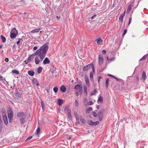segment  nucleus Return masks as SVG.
<instances>
[{"label":"nucleus","mask_w":148,"mask_h":148,"mask_svg":"<svg viewBox=\"0 0 148 148\" xmlns=\"http://www.w3.org/2000/svg\"><path fill=\"white\" fill-rule=\"evenodd\" d=\"M48 47L47 44L45 43L34 53L35 56H36L35 59L36 64L38 65L42 61L47 54Z\"/></svg>","instance_id":"f257e3e1"},{"label":"nucleus","mask_w":148,"mask_h":148,"mask_svg":"<svg viewBox=\"0 0 148 148\" xmlns=\"http://www.w3.org/2000/svg\"><path fill=\"white\" fill-rule=\"evenodd\" d=\"M25 116L24 113L23 112H18L17 113V116L18 118H19L20 121L21 122V123L22 124L24 123L23 121L24 118L23 117Z\"/></svg>","instance_id":"f03ea898"},{"label":"nucleus","mask_w":148,"mask_h":148,"mask_svg":"<svg viewBox=\"0 0 148 148\" xmlns=\"http://www.w3.org/2000/svg\"><path fill=\"white\" fill-rule=\"evenodd\" d=\"M105 110L104 109H101L97 113V115L99 117V121H101L103 118V113L104 112Z\"/></svg>","instance_id":"7ed1b4c3"},{"label":"nucleus","mask_w":148,"mask_h":148,"mask_svg":"<svg viewBox=\"0 0 148 148\" xmlns=\"http://www.w3.org/2000/svg\"><path fill=\"white\" fill-rule=\"evenodd\" d=\"M9 112L10 113H8V117L9 119V122L10 123H11L13 119V112L11 108H10L9 110Z\"/></svg>","instance_id":"20e7f679"},{"label":"nucleus","mask_w":148,"mask_h":148,"mask_svg":"<svg viewBox=\"0 0 148 148\" xmlns=\"http://www.w3.org/2000/svg\"><path fill=\"white\" fill-rule=\"evenodd\" d=\"M99 123L98 121H97L95 122H93L91 120H89L88 121V124L90 125L94 126L97 125Z\"/></svg>","instance_id":"39448f33"},{"label":"nucleus","mask_w":148,"mask_h":148,"mask_svg":"<svg viewBox=\"0 0 148 148\" xmlns=\"http://www.w3.org/2000/svg\"><path fill=\"white\" fill-rule=\"evenodd\" d=\"M92 63L85 66L83 68V71L87 72L91 68Z\"/></svg>","instance_id":"423d86ee"},{"label":"nucleus","mask_w":148,"mask_h":148,"mask_svg":"<svg viewBox=\"0 0 148 148\" xmlns=\"http://www.w3.org/2000/svg\"><path fill=\"white\" fill-rule=\"evenodd\" d=\"M103 57L102 55H99V65L103 64Z\"/></svg>","instance_id":"0eeeda50"},{"label":"nucleus","mask_w":148,"mask_h":148,"mask_svg":"<svg viewBox=\"0 0 148 148\" xmlns=\"http://www.w3.org/2000/svg\"><path fill=\"white\" fill-rule=\"evenodd\" d=\"M34 56H35V55L34 53L32 55H31L27 59V62H30L33 59L34 57Z\"/></svg>","instance_id":"6e6552de"},{"label":"nucleus","mask_w":148,"mask_h":148,"mask_svg":"<svg viewBox=\"0 0 148 148\" xmlns=\"http://www.w3.org/2000/svg\"><path fill=\"white\" fill-rule=\"evenodd\" d=\"M50 62V61L49 59L48 58L46 57L44 60L43 63L44 64H49Z\"/></svg>","instance_id":"1a4fd4ad"},{"label":"nucleus","mask_w":148,"mask_h":148,"mask_svg":"<svg viewBox=\"0 0 148 148\" xmlns=\"http://www.w3.org/2000/svg\"><path fill=\"white\" fill-rule=\"evenodd\" d=\"M3 117L4 123L6 125H7L8 124V121L7 116L6 115H4L3 116Z\"/></svg>","instance_id":"9d476101"},{"label":"nucleus","mask_w":148,"mask_h":148,"mask_svg":"<svg viewBox=\"0 0 148 148\" xmlns=\"http://www.w3.org/2000/svg\"><path fill=\"white\" fill-rule=\"evenodd\" d=\"M60 90L62 92H64L66 90V88L64 86H62L60 87Z\"/></svg>","instance_id":"9b49d317"},{"label":"nucleus","mask_w":148,"mask_h":148,"mask_svg":"<svg viewBox=\"0 0 148 148\" xmlns=\"http://www.w3.org/2000/svg\"><path fill=\"white\" fill-rule=\"evenodd\" d=\"M40 28L36 29H33L31 31V32L32 33H38L40 30Z\"/></svg>","instance_id":"f8f14e48"},{"label":"nucleus","mask_w":148,"mask_h":148,"mask_svg":"<svg viewBox=\"0 0 148 148\" xmlns=\"http://www.w3.org/2000/svg\"><path fill=\"white\" fill-rule=\"evenodd\" d=\"M96 41L97 42V44L98 45H99L101 42H103V40L102 38H99L97 39L96 40Z\"/></svg>","instance_id":"ddd939ff"},{"label":"nucleus","mask_w":148,"mask_h":148,"mask_svg":"<svg viewBox=\"0 0 148 148\" xmlns=\"http://www.w3.org/2000/svg\"><path fill=\"white\" fill-rule=\"evenodd\" d=\"M85 82L86 83L87 85V86H89V81L88 79V78L87 76H85Z\"/></svg>","instance_id":"4468645a"},{"label":"nucleus","mask_w":148,"mask_h":148,"mask_svg":"<svg viewBox=\"0 0 148 148\" xmlns=\"http://www.w3.org/2000/svg\"><path fill=\"white\" fill-rule=\"evenodd\" d=\"M28 73L29 75L33 76L34 75L35 72L33 71H29Z\"/></svg>","instance_id":"2eb2a0df"},{"label":"nucleus","mask_w":148,"mask_h":148,"mask_svg":"<svg viewBox=\"0 0 148 148\" xmlns=\"http://www.w3.org/2000/svg\"><path fill=\"white\" fill-rule=\"evenodd\" d=\"M10 37L11 38H15L17 35L16 33H11L10 32Z\"/></svg>","instance_id":"dca6fc26"},{"label":"nucleus","mask_w":148,"mask_h":148,"mask_svg":"<svg viewBox=\"0 0 148 148\" xmlns=\"http://www.w3.org/2000/svg\"><path fill=\"white\" fill-rule=\"evenodd\" d=\"M63 102V101L62 99H59L58 100V104L60 106L62 104Z\"/></svg>","instance_id":"f3484780"},{"label":"nucleus","mask_w":148,"mask_h":148,"mask_svg":"<svg viewBox=\"0 0 148 148\" xmlns=\"http://www.w3.org/2000/svg\"><path fill=\"white\" fill-rule=\"evenodd\" d=\"M92 110V107H90L86 109V112L87 113H89L90 111Z\"/></svg>","instance_id":"a211bd4d"},{"label":"nucleus","mask_w":148,"mask_h":148,"mask_svg":"<svg viewBox=\"0 0 148 148\" xmlns=\"http://www.w3.org/2000/svg\"><path fill=\"white\" fill-rule=\"evenodd\" d=\"M142 77L143 80L144 81L146 78V73L144 71H143V72Z\"/></svg>","instance_id":"6ab92c4d"},{"label":"nucleus","mask_w":148,"mask_h":148,"mask_svg":"<svg viewBox=\"0 0 148 148\" xmlns=\"http://www.w3.org/2000/svg\"><path fill=\"white\" fill-rule=\"evenodd\" d=\"M11 33H16L17 35L18 34V32L17 30L16 29L15 27L13 28L10 32Z\"/></svg>","instance_id":"aec40b11"},{"label":"nucleus","mask_w":148,"mask_h":148,"mask_svg":"<svg viewBox=\"0 0 148 148\" xmlns=\"http://www.w3.org/2000/svg\"><path fill=\"white\" fill-rule=\"evenodd\" d=\"M74 115H75V117L76 119V121H79V116H78L77 114L76 111H75L74 112Z\"/></svg>","instance_id":"412c9836"},{"label":"nucleus","mask_w":148,"mask_h":148,"mask_svg":"<svg viewBox=\"0 0 148 148\" xmlns=\"http://www.w3.org/2000/svg\"><path fill=\"white\" fill-rule=\"evenodd\" d=\"M97 92V88L95 89L94 90L92 91L90 93L91 95H95V94Z\"/></svg>","instance_id":"4be33fe9"},{"label":"nucleus","mask_w":148,"mask_h":148,"mask_svg":"<svg viewBox=\"0 0 148 148\" xmlns=\"http://www.w3.org/2000/svg\"><path fill=\"white\" fill-rule=\"evenodd\" d=\"M84 92L86 96L87 95V88L86 86H84L83 87Z\"/></svg>","instance_id":"5701e85b"},{"label":"nucleus","mask_w":148,"mask_h":148,"mask_svg":"<svg viewBox=\"0 0 148 148\" xmlns=\"http://www.w3.org/2000/svg\"><path fill=\"white\" fill-rule=\"evenodd\" d=\"M97 110H95V111H92V115L94 117H97V113L96 112H97Z\"/></svg>","instance_id":"b1692460"},{"label":"nucleus","mask_w":148,"mask_h":148,"mask_svg":"<svg viewBox=\"0 0 148 148\" xmlns=\"http://www.w3.org/2000/svg\"><path fill=\"white\" fill-rule=\"evenodd\" d=\"M1 38L2 40V42L5 43L6 40V38L5 37L3 36V35H1Z\"/></svg>","instance_id":"393cba45"},{"label":"nucleus","mask_w":148,"mask_h":148,"mask_svg":"<svg viewBox=\"0 0 148 148\" xmlns=\"http://www.w3.org/2000/svg\"><path fill=\"white\" fill-rule=\"evenodd\" d=\"M51 76L52 77H56L57 76V72H56L55 71H52L51 72Z\"/></svg>","instance_id":"a878e982"},{"label":"nucleus","mask_w":148,"mask_h":148,"mask_svg":"<svg viewBox=\"0 0 148 148\" xmlns=\"http://www.w3.org/2000/svg\"><path fill=\"white\" fill-rule=\"evenodd\" d=\"M80 119L82 123L84 124H85V120L83 117L82 116L80 117Z\"/></svg>","instance_id":"bb28decb"},{"label":"nucleus","mask_w":148,"mask_h":148,"mask_svg":"<svg viewBox=\"0 0 148 148\" xmlns=\"http://www.w3.org/2000/svg\"><path fill=\"white\" fill-rule=\"evenodd\" d=\"M82 86L80 85L77 84L76 85L74 88V89L76 90H77L78 89H79Z\"/></svg>","instance_id":"cd10ccee"},{"label":"nucleus","mask_w":148,"mask_h":148,"mask_svg":"<svg viewBox=\"0 0 148 148\" xmlns=\"http://www.w3.org/2000/svg\"><path fill=\"white\" fill-rule=\"evenodd\" d=\"M97 101H99L101 102V103H102L103 102V97L101 96H100L97 100Z\"/></svg>","instance_id":"c85d7f7f"},{"label":"nucleus","mask_w":148,"mask_h":148,"mask_svg":"<svg viewBox=\"0 0 148 148\" xmlns=\"http://www.w3.org/2000/svg\"><path fill=\"white\" fill-rule=\"evenodd\" d=\"M132 8V5L131 4H130L128 7L127 12V13H129L130 11Z\"/></svg>","instance_id":"c756f323"},{"label":"nucleus","mask_w":148,"mask_h":148,"mask_svg":"<svg viewBox=\"0 0 148 148\" xmlns=\"http://www.w3.org/2000/svg\"><path fill=\"white\" fill-rule=\"evenodd\" d=\"M15 95L16 97L18 98H21V94L18 92L16 93Z\"/></svg>","instance_id":"7c9ffc66"},{"label":"nucleus","mask_w":148,"mask_h":148,"mask_svg":"<svg viewBox=\"0 0 148 148\" xmlns=\"http://www.w3.org/2000/svg\"><path fill=\"white\" fill-rule=\"evenodd\" d=\"M42 69V68L41 66H39L37 69V72L38 73H40Z\"/></svg>","instance_id":"2f4dec72"},{"label":"nucleus","mask_w":148,"mask_h":148,"mask_svg":"<svg viewBox=\"0 0 148 148\" xmlns=\"http://www.w3.org/2000/svg\"><path fill=\"white\" fill-rule=\"evenodd\" d=\"M90 79L91 81H92L93 78V73L92 72H91L90 73Z\"/></svg>","instance_id":"473e14b6"},{"label":"nucleus","mask_w":148,"mask_h":148,"mask_svg":"<svg viewBox=\"0 0 148 148\" xmlns=\"http://www.w3.org/2000/svg\"><path fill=\"white\" fill-rule=\"evenodd\" d=\"M123 17H124V16H122L121 15L119 17V21L121 23H122L123 22Z\"/></svg>","instance_id":"72a5a7b5"},{"label":"nucleus","mask_w":148,"mask_h":148,"mask_svg":"<svg viewBox=\"0 0 148 148\" xmlns=\"http://www.w3.org/2000/svg\"><path fill=\"white\" fill-rule=\"evenodd\" d=\"M58 87H55L53 88V91L55 93L57 92H58Z\"/></svg>","instance_id":"f704fd0d"},{"label":"nucleus","mask_w":148,"mask_h":148,"mask_svg":"<svg viewBox=\"0 0 148 148\" xmlns=\"http://www.w3.org/2000/svg\"><path fill=\"white\" fill-rule=\"evenodd\" d=\"M12 73H15L16 74H18L19 73V72L18 71L16 70H12Z\"/></svg>","instance_id":"c9c22d12"},{"label":"nucleus","mask_w":148,"mask_h":148,"mask_svg":"<svg viewBox=\"0 0 148 148\" xmlns=\"http://www.w3.org/2000/svg\"><path fill=\"white\" fill-rule=\"evenodd\" d=\"M67 51H65V52L61 54V56L62 58H63L64 57H65L66 55Z\"/></svg>","instance_id":"e433bc0d"},{"label":"nucleus","mask_w":148,"mask_h":148,"mask_svg":"<svg viewBox=\"0 0 148 148\" xmlns=\"http://www.w3.org/2000/svg\"><path fill=\"white\" fill-rule=\"evenodd\" d=\"M68 120H71L72 119V117L71 116V113L68 114Z\"/></svg>","instance_id":"4c0bfd02"},{"label":"nucleus","mask_w":148,"mask_h":148,"mask_svg":"<svg viewBox=\"0 0 148 148\" xmlns=\"http://www.w3.org/2000/svg\"><path fill=\"white\" fill-rule=\"evenodd\" d=\"M79 94L80 95H81L82 93V86L79 89Z\"/></svg>","instance_id":"58836bf2"},{"label":"nucleus","mask_w":148,"mask_h":148,"mask_svg":"<svg viewBox=\"0 0 148 148\" xmlns=\"http://www.w3.org/2000/svg\"><path fill=\"white\" fill-rule=\"evenodd\" d=\"M91 67L92 69L93 72H95V68L94 64H93L92 63V65H91Z\"/></svg>","instance_id":"ea45409f"},{"label":"nucleus","mask_w":148,"mask_h":148,"mask_svg":"<svg viewBox=\"0 0 148 148\" xmlns=\"http://www.w3.org/2000/svg\"><path fill=\"white\" fill-rule=\"evenodd\" d=\"M79 104L77 101V100H76L75 101V106H76L77 107H78L79 106Z\"/></svg>","instance_id":"a19ab883"},{"label":"nucleus","mask_w":148,"mask_h":148,"mask_svg":"<svg viewBox=\"0 0 148 148\" xmlns=\"http://www.w3.org/2000/svg\"><path fill=\"white\" fill-rule=\"evenodd\" d=\"M109 79L108 78L106 79V87L107 88L108 87V84Z\"/></svg>","instance_id":"79ce46f5"},{"label":"nucleus","mask_w":148,"mask_h":148,"mask_svg":"<svg viewBox=\"0 0 148 148\" xmlns=\"http://www.w3.org/2000/svg\"><path fill=\"white\" fill-rule=\"evenodd\" d=\"M69 106H66L64 108V111H66L68 109H69Z\"/></svg>","instance_id":"37998d69"},{"label":"nucleus","mask_w":148,"mask_h":148,"mask_svg":"<svg viewBox=\"0 0 148 148\" xmlns=\"http://www.w3.org/2000/svg\"><path fill=\"white\" fill-rule=\"evenodd\" d=\"M40 131V128L39 127H38L37 128V130L36 131L37 134H39Z\"/></svg>","instance_id":"c03bdc74"},{"label":"nucleus","mask_w":148,"mask_h":148,"mask_svg":"<svg viewBox=\"0 0 148 148\" xmlns=\"http://www.w3.org/2000/svg\"><path fill=\"white\" fill-rule=\"evenodd\" d=\"M20 3L22 4H25V1L24 0H21L20 1Z\"/></svg>","instance_id":"a18cd8bd"},{"label":"nucleus","mask_w":148,"mask_h":148,"mask_svg":"<svg viewBox=\"0 0 148 148\" xmlns=\"http://www.w3.org/2000/svg\"><path fill=\"white\" fill-rule=\"evenodd\" d=\"M115 58L114 57L112 58H111L109 59V60H110L109 61H112L114 60H115Z\"/></svg>","instance_id":"49530a36"},{"label":"nucleus","mask_w":148,"mask_h":148,"mask_svg":"<svg viewBox=\"0 0 148 148\" xmlns=\"http://www.w3.org/2000/svg\"><path fill=\"white\" fill-rule=\"evenodd\" d=\"M93 104V102L92 101H90L88 103V105H92Z\"/></svg>","instance_id":"de8ad7c7"},{"label":"nucleus","mask_w":148,"mask_h":148,"mask_svg":"<svg viewBox=\"0 0 148 148\" xmlns=\"http://www.w3.org/2000/svg\"><path fill=\"white\" fill-rule=\"evenodd\" d=\"M66 111L67 112V114L71 113V109H68Z\"/></svg>","instance_id":"09e8293b"},{"label":"nucleus","mask_w":148,"mask_h":148,"mask_svg":"<svg viewBox=\"0 0 148 148\" xmlns=\"http://www.w3.org/2000/svg\"><path fill=\"white\" fill-rule=\"evenodd\" d=\"M127 32V30L126 29H125L124 31V32L123 34V36L126 34Z\"/></svg>","instance_id":"8fccbe9b"},{"label":"nucleus","mask_w":148,"mask_h":148,"mask_svg":"<svg viewBox=\"0 0 148 148\" xmlns=\"http://www.w3.org/2000/svg\"><path fill=\"white\" fill-rule=\"evenodd\" d=\"M32 136H30L29 137H28L25 140V141L29 140H30L32 138Z\"/></svg>","instance_id":"3c124183"},{"label":"nucleus","mask_w":148,"mask_h":148,"mask_svg":"<svg viewBox=\"0 0 148 148\" xmlns=\"http://www.w3.org/2000/svg\"><path fill=\"white\" fill-rule=\"evenodd\" d=\"M146 59V57L145 56H144L140 60V61L142 60H145Z\"/></svg>","instance_id":"603ef678"},{"label":"nucleus","mask_w":148,"mask_h":148,"mask_svg":"<svg viewBox=\"0 0 148 148\" xmlns=\"http://www.w3.org/2000/svg\"><path fill=\"white\" fill-rule=\"evenodd\" d=\"M117 81L120 82V81L122 80V79H119L118 78H117L115 77V78H114Z\"/></svg>","instance_id":"864d4df0"},{"label":"nucleus","mask_w":148,"mask_h":148,"mask_svg":"<svg viewBox=\"0 0 148 148\" xmlns=\"http://www.w3.org/2000/svg\"><path fill=\"white\" fill-rule=\"evenodd\" d=\"M32 81L33 82H37V81L36 79H33Z\"/></svg>","instance_id":"5fc2aeb1"},{"label":"nucleus","mask_w":148,"mask_h":148,"mask_svg":"<svg viewBox=\"0 0 148 148\" xmlns=\"http://www.w3.org/2000/svg\"><path fill=\"white\" fill-rule=\"evenodd\" d=\"M41 105L42 108L43 109L44 105L43 104V101H42L41 102Z\"/></svg>","instance_id":"6e6d98bb"},{"label":"nucleus","mask_w":148,"mask_h":148,"mask_svg":"<svg viewBox=\"0 0 148 148\" xmlns=\"http://www.w3.org/2000/svg\"><path fill=\"white\" fill-rule=\"evenodd\" d=\"M102 53L103 54H105L106 53V51L105 50H102Z\"/></svg>","instance_id":"4d7b16f0"},{"label":"nucleus","mask_w":148,"mask_h":148,"mask_svg":"<svg viewBox=\"0 0 148 148\" xmlns=\"http://www.w3.org/2000/svg\"><path fill=\"white\" fill-rule=\"evenodd\" d=\"M84 101L85 102H87L88 101V99L86 98H85L84 99Z\"/></svg>","instance_id":"13d9d810"},{"label":"nucleus","mask_w":148,"mask_h":148,"mask_svg":"<svg viewBox=\"0 0 148 148\" xmlns=\"http://www.w3.org/2000/svg\"><path fill=\"white\" fill-rule=\"evenodd\" d=\"M38 47L36 46L34 47L33 48V50H35L37 49H38Z\"/></svg>","instance_id":"bf43d9fd"},{"label":"nucleus","mask_w":148,"mask_h":148,"mask_svg":"<svg viewBox=\"0 0 148 148\" xmlns=\"http://www.w3.org/2000/svg\"><path fill=\"white\" fill-rule=\"evenodd\" d=\"M75 95L77 96H78L79 95V92L77 91L75 92Z\"/></svg>","instance_id":"052dcab7"},{"label":"nucleus","mask_w":148,"mask_h":148,"mask_svg":"<svg viewBox=\"0 0 148 148\" xmlns=\"http://www.w3.org/2000/svg\"><path fill=\"white\" fill-rule=\"evenodd\" d=\"M1 116H0V125H2V122L1 120Z\"/></svg>","instance_id":"680f3d73"},{"label":"nucleus","mask_w":148,"mask_h":148,"mask_svg":"<svg viewBox=\"0 0 148 148\" xmlns=\"http://www.w3.org/2000/svg\"><path fill=\"white\" fill-rule=\"evenodd\" d=\"M109 76L112 77H113L114 78H115V77L114 76H113V75H112L111 74H109L108 75Z\"/></svg>","instance_id":"e2e57ef3"},{"label":"nucleus","mask_w":148,"mask_h":148,"mask_svg":"<svg viewBox=\"0 0 148 148\" xmlns=\"http://www.w3.org/2000/svg\"><path fill=\"white\" fill-rule=\"evenodd\" d=\"M136 79L138 82L139 81V77L138 76H137L136 77Z\"/></svg>","instance_id":"0e129e2a"},{"label":"nucleus","mask_w":148,"mask_h":148,"mask_svg":"<svg viewBox=\"0 0 148 148\" xmlns=\"http://www.w3.org/2000/svg\"><path fill=\"white\" fill-rule=\"evenodd\" d=\"M127 119H128V121H130V120H133V119H132V118H127Z\"/></svg>","instance_id":"69168bd1"},{"label":"nucleus","mask_w":148,"mask_h":148,"mask_svg":"<svg viewBox=\"0 0 148 148\" xmlns=\"http://www.w3.org/2000/svg\"><path fill=\"white\" fill-rule=\"evenodd\" d=\"M5 62H8L9 61L8 59V58H6L5 59Z\"/></svg>","instance_id":"338daca9"},{"label":"nucleus","mask_w":148,"mask_h":148,"mask_svg":"<svg viewBox=\"0 0 148 148\" xmlns=\"http://www.w3.org/2000/svg\"><path fill=\"white\" fill-rule=\"evenodd\" d=\"M96 108L97 109H98L99 108V105H97Z\"/></svg>","instance_id":"774afa93"}]
</instances>
